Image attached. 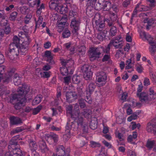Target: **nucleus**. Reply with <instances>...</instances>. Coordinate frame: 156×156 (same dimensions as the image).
Returning a JSON list of instances; mask_svg holds the SVG:
<instances>
[{"label": "nucleus", "instance_id": "nucleus-37", "mask_svg": "<svg viewBox=\"0 0 156 156\" xmlns=\"http://www.w3.org/2000/svg\"><path fill=\"white\" fill-rule=\"evenodd\" d=\"M117 29L116 27L115 26H112L110 30V35L112 37L115 36L117 33Z\"/></svg>", "mask_w": 156, "mask_h": 156}, {"label": "nucleus", "instance_id": "nucleus-60", "mask_svg": "<svg viewBox=\"0 0 156 156\" xmlns=\"http://www.w3.org/2000/svg\"><path fill=\"white\" fill-rule=\"evenodd\" d=\"M115 136L116 137L118 138L120 141H122L123 140V134L120 133H115Z\"/></svg>", "mask_w": 156, "mask_h": 156}, {"label": "nucleus", "instance_id": "nucleus-31", "mask_svg": "<svg viewBox=\"0 0 156 156\" xmlns=\"http://www.w3.org/2000/svg\"><path fill=\"white\" fill-rule=\"evenodd\" d=\"M10 93V91L7 90L6 87L2 86L0 87V96L6 95Z\"/></svg>", "mask_w": 156, "mask_h": 156}, {"label": "nucleus", "instance_id": "nucleus-26", "mask_svg": "<svg viewBox=\"0 0 156 156\" xmlns=\"http://www.w3.org/2000/svg\"><path fill=\"white\" fill-rule=\"evenodd\" d=\"M68 11V7L64 6L62 5L58 7V10L57 12H59L61 14H64L66 13Z\"/></svg>", "mask_w": 156, "mask_h": 156}, {"label": "nucleus", "instance_id": "nucleus-11", "mask_svg": "<svg viewBox=\"0 0 156 156\" xmlns=\"http://www.w3.org/2000/svg\"><path fill=\"white\" fill-rule=\"evenodd\" d=\"M107 79V76L105 73L103 71L98 72L96 74V80L99 83H105Z\"/></svg>", "mask_w": 156, "mask_h": 156}, {"label": "nucleus", "instance_id": "nucleus-45", "mask_svg": "<svg viewBox=\"0 0 156 156\" xmlns=\"http://www.w3.org/2000/svg\"><path fill=\"white\" fill-rule=\"evenodd\" d=\"M103 8L102 5H101L100 3L98 2H96L94 3V9L97 10H100Z\"/></svg>", "mask_w": 156, "mask_h": 156}, {"label": "nucleus", "instance_id": "nucleus-49", "mask_svg": "<svg viewBox=\"0 0 156 156\" xmlns=\"http://www.w3.org/2000/svg\"><path fill=\"white\" fill-rule=\"evenodd\" d=\"M18 13L17 12H12L10 15L9 17V19L12 21H14L17 17Z\"/></svg>", "mask_w": 156, "mask_h": 156}, {"label": "nucleus", "instance_id": "nucleus-38", "mask_svg": "<svg viewBox=\"0 0 156 156\" xmlns=\"http://www.w3.org/2000/svg\"><path fill=\"white\" fill-rule=\"evenodd\" d=\"M73 82L76 84H78L80 81V79L79 76L74 75L72 78Z\"/></svg>", "mask_w": 156, "mask_h": 156}, {"label": "nucleus", "instance_id": "nucleus-7", "mask_svg": "<svg viewBox=\"0 0 156 156\" xmlns=\"http://www.w3.org/2000/svg\"><path fill=\"white\" fill-rule=\"evenodd\" d=\"M102 48H93L90 51L89 56L90 61H93L95 60L96 58H99L101 54Z\"/></svg>", "mask_w": 156, "mask_h": 156}, {"label": "nucleus", "instance_id": "nucleus-56", "mask_svg": "<svg viewBox=\"0 0 156 156\" xmlns=\"http://www.w3.org/2000/svg\"><path fill=\"white\" fill-rule=\"evenodd\" d=\"M24 129L22 127H17L15 130L11 132V134H14L15 133L21 132Z\"/></svg>", "mask_w": 156, "mask_h": 156}, {"label": "nucleus", "instance_id": "nucleus-30", "mask_svg": "<svg viewBox=\"0 0 156 156\" xmlns=\"http://www.w3.org/2000/svg\"><path fill=\"white\" fill-rule=\"evenodd\" d=\"M60 87L57 88V93L56 95V98L55 100V105L57 106L58 105V101L61 99V94L60 91Z\"/></svg>", "mask_w": 156, "mask_h": 156}, {"label": "nucleus", "instance_id": "nucleus-14", "mask_svg": "<svg viewBox=\"0 0 156 156\" xmlns=\"http://www.w3.org/2000/svg\"><path fill=\"white\" fill-rule=\"evenodd\" d=\"M75 51L80 56H83L85 54L86 48L85 46L80 44L75 47Z\"/></svg>", "mask_w": 156, "mask_h": 156}, {"label": "nucleus", "instance_id": "nucleus-12", "mask_svg": "<svg viewBox=\"0 0 156 156\" xmlns=\"http://www.w3.org/2000/svg\"><path fill=\"white\" fill-rule=\"evenodd\" d=\"M136 95L139 98L140 101L145 103H148V101L151 100L148 98L147 94L145 92L136 93Z\"/></svg>", "mask_w": 156, "mask_h": 156}, {"label": "nucleus", "instance_id": "nucleus-24", "mask_svg": "<svg viewBox=\"0 0 156 156\" xmlns=\"http://www.w3.org/2000/svg\"><path fill=\"white\" fill-rule=\"evenodd\" d=\"M20 140L21 139L20 138L19 135H18L13 137L12 139L10 141L9 144L8 145H10L12 148V146L16 145H17V140Z\"/></svg>", "mask_w": 156, "mask_h": 156}, {"label": "nucleus", "instance_id": "nucleus-50", "mask_svg": "<svg viewBox=\"0 0 156 156\" xmlns=\"http://www.w3.org/2000/svg\"><path fill=\"white\" fill-rule=\"evenodd\" d=\"M137 115L136 112H134L133 114L127 118V121L131 122L133 120H135L137 119Z\"/></svg>", "mask_w": 156, "mask_h": 156}, {"label": "nucleus", "instance_id": "nucleus-46", "mask_svg": "<svg viewBox=\"0 0 156 156\" xmlns=\"http://www.w3.org/2000/svg\"><path fill=\"white\" fill-rule=\"evenodd\" d=\"M71 124H72L70 126L71 129H73L74 131H77L78 129V128L79 129V126H78L76 123L75 122V121L71 122Z\"/></svg>", "mask_w": 156, "mask_h": 156}, {"label": "nucleus", "instance_id": "nucleus-16", "mask_svg": "<svg viewBox=\"0 0 156 156\" xmlns=\"http://www.w3.org/2000/svg\"><path fill=\"white\" fill-rule=\"evenodd\" d=\"M56 155L58 156H63L65 153V148L62 145H58L56 148Z\"/></svg>", "mask_w": 156, "mask_h": 156}, {"label": "nucleus", "instance_id": "nucleus-52", "mask_svg": "<svg viewBox=\"0 0 156 156\" xmlns=\"http://www.w3.org/2000/svg\"><path fill=\"white\" fill-rule=\"evenodd\" d=\"M111 46V45L109 44L105 48H104L103 47L100 48H102L101 51H103L104 53L108 54L109 53Z\"/></svg>", "mask_w": 156, "mask_h": 156}, {"label": "nucleus", "instance_id": "nucleus-42", "mask_svg": "<svg viewBox=\"0 0 156 156\" xmlns=\"http://www.w3.org/2000/svg\"><path fill=\"white\" fill-rule=\"evenodd\" d=\"M49 137L52 139L55 142H57L58 140V136L53 133H51Z\"/></svg>", "mask_w": 156, "mask_h": 156}, {"label": "nucleus", "instance_id": "nucleus-51", "mask_svg": "<svg viewBox=\"0 0 156 156\" xmlns=\"http://www.w3.org/2000/svg\"><path fill=\"white\" fill-rule=\"evenodd\" d=\"M20 41V39L17 36H15L13 38V42L11 44H14L18 47Z\"/></svg>", "mask_w": 156, "mask_h": 156}, {"label": "nucleus", "instance_id": "nucleus-2", "mask_svg": "<svg viewBox=\"0 0 156 156\" xmlns=\"http://www.w3.org/2000/svg\"><path fill=\"white\" fill-rule=\"evenodd\" d=\"M5 68L4 66H0V82L2 79L6 83H8L11 80L12 76H13V81L15 85L18 86L21 83L22 77L18 74H14L11 71L8 72L7 73L4 74Z\"/></svg>", "mask_w": 156, "mask_h": 156}, {"label": "nucleus", "instance_id": "nucleus-15", "mask_svg": "<svg viewBox=\"0 0 156 156\" xmlns=\"http://www.w3.org/2000/svg\"><path fill=\"white\" fill-rule=\"evenodd\" d=\"M96 86L94 83H90L87 86L86 88V93L87 94L88 93L90 94H91L94 91Z\"/></svg>", "mask_w": 156, "mask_h": 156}, {"label": "nucleus", "instance_id": "nucleus-40", "mask_svg": "<svg viewBox=\"0 0 156 156\" xmlns=\"http://www.w3.org/2000/svg\"><path fill=\"white\" fill-rule=\"evenodd\" d=\"M71 33L70 31L66 29L64 30L62 33V36L64 38H68L70 36Z\"/></svg>", "mask_w": 156, "mask_h": 156}, {"label": "nucleus", "instance_id": "nucleus-63", "mask_svg": "<svg viewBox=\"0 0 156 156\" xmlns=\"http://www.w3.org/2000/svg\"><path fill=\"white\" fill-rule=\"evenodd\" d=\"M32 16L30 15H27L24 19V23L26 24H28L29 21L32 18Z\"/></svg>", "mask_w": 156, "mask_h": 156}, {"label": "nucleus", "instance_id": "nucleus-43", "mask_svg": "<svg viewBox=\"0 0 156 156\" xmlns=\"http://www.w3.org/2000/svg\"><path fill=\"white\" fill-rule=\"evenodd\" d=\"M94 9V8L87 7L86 13L87 15L88 16H92L93 14V11Z\"/></svg>", "mask_w": 156, "mask_h": 156}, {"label": "nucleus", "instance_id": "nucleus-20", "mask_svg": "<svg viewBox=\"0 0 156 156\" xmlns=\"http://www.w3.org/2000/svg\"><path fill=\"white\" fill-rule=\"evenodd\" d=\"M39 147L41 152L42 153L47 152L49 150L46 146L45 142L43 140L39 142Z\"/></svg>", "mask_w": 156, "mask_h": 156}, {"label": "nucleus", "instance_id": "nucleus-10", "mask_svg": "<svg viewBox=\"0 0 156 156\" xmlns=\"http://www.w3.org/2000/svg\"><path fill=\"white\" fill-rule=\"evenodd\" d=\"M80 22L77 19H73L71 20L70 24L71 27L73 29L72 33L74 34H76L77 31L79 29V26Z\"/></svg>", "mask_w": 156, "mask_h": 156}, {"label": "nucleus", "instance_id": "nucleus-13", "mask_svg": "<svg viewBox=\"0 0 156 156\" xmlns=\"http://www.w3.org/2000/svg\"><path fill=\"white\" fill-rule=\"evenodd\" d=\"M67 102H71L77 98V95L75 93L71 91H67L66 95Z\"/></svg>", "mask_w": 156, "mask_h": 156}, {"label": "nucleus", "instance_id": "nucleus-23", "mask_svg": "<svg viewBox=\"0 0 156 156\" xmlns=\"http://www.w3.org/2000/svg\"><path fill=\"white\" fill-rule=\"evenodd\" d=\"M62 65L65 67H69L73 64V62L72 59H62L61 61Z\"/></svg>", "mask_w": 156, "mask_h": 156}, {"label": "nucleus", "instance_id": "nucleus-59", "mask_svg": "<svg viewBox=\"0 0 156 156\" xmlns=\"http://www.w3.org/2000/svg\"><path fill=\"white\" fill-rule=\"evenodd\" d=\"M72 108L73 107L72 105H69L66 107V110L67 112L69 113L71 115V117L74 118L73 117V115L72 114Z\"/></svg>", "mask_w": 156, "mask_h": 156}, {"label": "nucleus", "instance_id": "nucleus-36", "mask_svg": "<svg viewBox=\"0 0 156 156\" xmlns=\"http://www.w3.org/2000/svg\"><path fill=\"white\" fill-rule=\"evenodd\" d=\"M97 120H92L90 124V128L93 130L95 129L97 127Z\"/></svg>", "mask_w": 156, "mask_h": 156}, {"label": "nucleus", "instance_id": "nucleus-33", "mask_svg": "<svg viewBox=\"0 0 156 156\" xmlns=\"http://www.w3.org/2000/svg\"><path fill=\"white\" fill-rule=\"evenodd\" d=\"M92 113V111L90 109H84L83 111L80 113L81 114V115H83L85 117H87L90 115Z\"/></svg>", "mask_w": 156, "mask_h": 156}, {"label": "nucleus", "instance_id": "nucleus-18", "mask_svg": "<svg viewBox=\"0 0 156 156\" xmlns=\"http://www.w3.org/2000/svg\"><path fill=\"white\" fill-rule=\"evenodd\" d=\"M94 26L96 28V29L98 31H101L104 29L105 26V24L103 23H100L99 21L96 20L94 23L93 24Z\"/></svg>", "mask_w": 156, "mask_h": 156}, {"label": "nucleus", "instance_id": "nucleus-64", "mask_svg": "<svg viewBox=\"0 0 156 156\" xmlns=\"http://www.w3.org/2000/svg\"><path fill=\"white\" fill-rule=\"evenodd\" d=\"M128 156H136V153L134 151L129 150L127 152Z\"/></svg>", "mask_w": 156, "mask_h": 156}, {"label": "nucleus", "instance_id": "nucleus-22", "mask_svg": "<svg viewBox=\"0 0 156 156\" xmlns=\"http://www.w3.org/2000/svg\"><path fill=\"white\" fill-rule=\"evenodd\" d=\"M112 5V3L110 1H106L103 3L102 9L105 11H109L111 8Z\"/></svg>", "mask_w": 156, "mask_h": 156}, {"label": "nucleus", "instance_id": "nucleus-6", "mask_svg": "<svg viewBox=\"0 0 156 156\" xmlns=\"http://www.w3.org/2000/svg\"><path fill=\"white\" fill-rule=\"evenodd\" d=\"M26 36V40H25L19 46L20 53L23 55L27 52L29 49V45L31 42V40L29 36Z\"/></svg>", "mask_w": 156, "mask_h": 156}, {"label": "nucleus", "instance_id": "nucleus-47", "mask_svg": "<svg viewBox=\"0 0 156 156\" xmlns=\"http://www.w3.org/2000/svg\"><path fill=\"white\" fill-rule=\"evenodd\" d=\"M153 44H150L151 46L149 48L150 51L151 53H154L156 51V44L153 42Z\"/></svg>", "mask_w": 156, "mask_h": 156}, {"label": "nucleus", "instance_id": "nucleus-19", "mask_svg": "<svg viewBox=\"0 0 156 156\" xmlns=\"http://www.w3.org/2000/svg\"><path fill=\"white\" fill-rule=\"evenodd\" d=\"M45 56L47 58V61L51 65L54 64L55 62L53 60V56L51 55V52L49 51H47L45 52Z\"/></svg>", "mask_w": 156, "mask_h": 156}, {"label": "nucleus", "instance_id": "nucleus-1", "mask_svg": "<svg viewBox=\"0 0 156 156\" xmlns=\"http://www.w3.org/2000/svg\"><path fill=\"white\" fill-rule=\"evenodd\" d=\"M30 90L29 87L26 85H23L21 87L18 88L17 93L12 95L10 101L13 105L16 110H19L22 108L26 95Z\"/></svg>", "mask_w": 156, "mask_h": 156}, {"label": "nucleus", "instance_id": "nucleus-55", "mask_svg": "<svg viewBox=\"0 0 156 156\" xmlns=\"http://www.w3.org/2000/svg\"><path fill=\"white\" fill-rule=\"evenodd\" d=\"M67 67V66H66V67H64L60 69V72L62 75H65L68 73L69 72Z\"/></svg>", "mask_w": 156, "mask_h": 156}, {"label": "nucleus", "instance_id": "nucleus-54", "mask_svg": "<svg viewBox=\"0 0 156 156\" xmlns=\"http://www.w3.org/2000/svg\"><path fill=\"white\" fill-rule=\"evenodd\" d=\"M71 76H67L65 77L64 78V83L68 85L71 82Z\"/></svg>", "mask_w": 156, "mask_h": 156}, {"label": "nucleus", "instance_id": "nucleus-5", "mask_svg": "<svg viewBox=\"0 0 156 156\" xmlns=\"http://www.w3.org/2000/svg\"><path fill=\"white\" fill-rule=\"evenodd\" d=\"M9 151L7 152L5 156H24L22 151L20 148H12L10 145H8Z\"/></svg>", "mask_w": 156, "mask_h": 156}, {"label": "nucleus", "instance_id": "nucleus-58", "mask_svg": "<svg viewBox=\"0 0 156 156\" xmlns=\"http://www.w3.org/2000/svg\"><path fill=\"white\" fill-rule=\"evenodd\" d=\"M90 144L91 146L92 147H100V144L98 142L91 141L90 142Z\"/></svg>", "mask_w": 156, "mask_h": 156}, {"label": "nucleus", "instance_id": "nucleus-8", "mask_svg": "<svg viewBox=\"0 0 156 156\" xmlns=\"http://www.w3.org/2000/svg\"><path fill=\"white\" fill-rule=\"evenodd\" d=\"M123 39L119 35L112 40L109 44L111 46L113 45L116 48H121L123 46Z\"/></svg>", "mask_w": 156, "mask_h": 156}, {"label": "nucleus", "instance_id": "nucleus-34", "mask_svg": "<svg viewBox=\"0 0 156 156\" xmlns=\"http://www.w3.org/2000/svg\"><path fill=\"white\" fill-rule=\"evenodd\" d=\"M59 5L51 1L49 2V7L52 10H55L56 11L58 10V7Z\"/></svg>", "mask_w": 156, "mask_h": 156}, {"label": "nucleus", "instance_id": "nucleus-62", "mask_svg": "<svg viewBox=\"0 0 156 156\" xmlns=\"http://www.w3.org/2000/svg\"><path fill=\"white\" fill-rule=\"evenodd\" d=\"M79 104L81 108H84L86 106V105L83 100L80 99L79 101Z\"/></svg>", "mask_w": 156, "mask_h": 156}, {"label": "nucleus", "instance_id": "nucleus-27", "mask_svg": "<svg viewBox=\"0 0 156 156\" xmlns=\"http://www.w3.org/2000/svg\"><path fill=\"white\" fill-rule=\"evenodd\" d=\"M2 18V20L1 23V25L6 26L7 24L8 21L5 18L4 11L0 10V19Z\"/></svg>", "mask_w": 156, "mask_h": 156}, {"label": "nucleus", "instance_id": "nucleus-28", "mask_svg": "<svg viewBox=\"0 0 156 156\" xmlns=\"http://www.w3.org/2000/svg\"><path fill=\"white\" fill-rule=\"evenodd\" d=\"M69 17L71 20L73 19H78L77 16V13L74 9V10L71 9L70 10Z\"/></svg>", "mask_w": 156, "mask_h": 156}, {"label": "nucleus", "instance_id": "nucleus-17", "mask_svg": "<svg viewBox=\"0 0 156 156\" xmlns=\"http://www.w3.org/2000/svg\"><path fill=\"white\" fill-rule=\"evenodd\" d=\"M65 49L69 51L72 53H75V47L71 42L66 43L64 44Z\"/></svg>", "mask_w": 156, "mask_h": 156}, {"label": "nucleus", "instance_id": "nucleus-41", "mask_svg": "<svg viewBox=\"0 0 156 156\" xmlns=\"http://www.w3.org/2000/svg\"><path fill=\"white\" fill-rule=\"evenodd\" d=\"M155 143V141L154 140H148L147 142L146 147L149 149H151Z\"/></svg>", "mask_w": 156, "mask_h": 156}, {"label": "nucleus", "instance_id": "nucleus-3", "mask_svg": "<svg viewBox=\"0 0 156 156\" xmlns=\"http://www.w3.org/2000/svg\"><path fill=\"white\" fill-rule=\"evenodd\" d=\"M20 53L18 47L14 44H10L9 46V50L5 52L6 56L10 60H16L18 55Z\"/></svg>", "mask_w": 156, "mask_h": 156}, {"label": "nucleus", "instance_id": "nucleus-53", "mask_svg": "<svg viewBox=\"0 0 156 156\" xmlns=\"http://www.w3.org/2000/svg\"><path fill=\"white\" fill-rule=\"evenodd\" d=\"M149 94L150 95H153L152 98L150 99L151 100V99H155L156 98V94L154 93V90L153 88H149Z\"/></svg>", "mask_w": 156, "mask_h": 156}, {"label": "nucleus", "instance_id": "nucleus-25", "mask_svg": "<svg viewBox=\"0 0 156 156\" xmlns=\"http://www.w3.org/2000/svg\"><path fill=\"white\" fill-rule=\"evenodd\" d=\"M28 142L29 146L31 150L33 151H35L37 147L36 142L31 139L29 140Z\"/></svg>", "mask_w": 156, "mask_h": 156}, {"label": "nucleus", "instance_id": "nucleus-39", "mask_svg": "<svg viewBox=\"0 0 156 156\" xmlns=\"http://www.w3.org/2000/svg\"><path fill=\"white\" fill-rule=\"evenodd\" d=\"M105 34L102 32L98 33L97 36V38L100 41H102L105 37Z\"/></svg>", "mask_w": 156, "mask_h": 156}, {"label": "nucleus", "instance_id": "nucleus-44", "mask_svg": "<svg viewBox=\"0 0 156 156\" xmlns=\"http://www.w3.org/2000/svg\"><path fill=\"white\" fill-rule=\"evenodd\" d=\"M97 1L93 0H88L87 7L94 8V3Z\"/></svg>", "mask_w": 156, "mask_h": 156}, {"label": "nucleus", "instance_id": "nucleus-61", "mask_svg": "<svg viewBox=\"0 0 156 156\" xmlns=\"http://www.w3.org/2000/svg\"><path fill=\"white\" fill-rule=\"evenodd\" d=\"M145 39L147 40L149 42V44H153L152 40L153 39L150 34H147L146 37H145Z\"/></svg>", "mask_w": 156, "mask_h": 156}, {"label": "nucleus", "instance_id": "nucleus-4", "mask_svg": "<svg viewBox=\"0 0 156 156\" xmlns=\"http://www.w3.org/2000/svg\"><path fill=\"white\" fill-rule=\"evenodd\" d=\"M77 116L74 119L79 129H82L84 133H87L88 131V126L87 123L84 121L83 118L80 112H77Z\"/></svg>", "mask_w": 156, "mask_h": 156}, {"label": "nucleus", "instance_id": "nucleus-57", "mask_svg": "<svg viewBox=\"0 0 156 156\" xmlns=\"http://www.w3.org/2000/svg\"><path fill=\"white\" fill-rule=\"evenodd\" d=\"M41 108L42 106L40 105L34 108L33 110V114L34 115H36L40 111Z\"/></svg>", "mask_w": 156, "mask_h": 156}, {"label": "nucleus", "instance_id": "nucleus-9", "mask_svg": "<svg viewBox=\"0 0 156 156\" xmlns=\"http://www.w3.org/2000/svg\"><path fill=\"white\" fill-rule=\"evenodd\" d=\"M81 70L83 73V76L86 80H88L92 78V73L91 71L89 66L84 65L81 68Z\"/></svg>", "mask_w": 156, "mask_h": 156}, {"label": "nucleus", "instance_id": "nucleus-48", "mask_svg": "<svg viewBox=\"0 0 156 156\" xmlns=\"http://www.w3.org/2000/svg\"><path fill=\"white\" fill-rule=\"evenodd\" d=\"M67 17L66 16H62L61 20L59 21L58 23L61 24H63V25H65L66 23L67 22Z\"/></svg>", "mask_w": 156, "mask_h": 156}, {"label": "nucleus", "instance_id": "nucleus-21", "mask_svg": "<svg viewBox=\"0 0 156 156\" xmlns=\"http://www.w3.org/2000/svg\"><path fill=\"white\" fill-rule=\"evenodd\" d=\"M10 120L12 125H17L22 123L21 120L18 117L11 116L10 118Z\"/></svg>", "mask_w": 156, "mask_h": 156}, {"label": "nucleus", "instance_id": "nucleus-35", "mask_svg": "<svg viewBox=\"0 0 156 156\" xmlns=\"http://www.w3.org/2000/svg\"><path fill=\"white\" fill-rule=\"evenodd\" d=\"M27 2L29 4V5L32 7H34L36 5L40 4V0H27Z\"/></svg>", "mask_w": 156, "mask_h": 156}, {"label": "nucleus", "instance_id": "nucleus-29", "mask_svg": "<svg viewBox=\"0 0 156 156\" xmlns=\"http://www.w3.org/2000/svg\"><path fill=\"white\" fill-rule=\"evenodd\" d=\"M42 98V95L39 94L32 101V105H35L39 104L41 101Z\"/></svg>", "mask_w": 156, "mask_h": 156}, {"label": "nucleus", "instance_id": "nucleus-32", "mask_svg": "<svg viewBox=\"0 0 156 156\" xmlns=\"http://www.w3.org/2000/svg\"><path fill=\"white\" fill-rule=\"evenodd\" d=\"M36 6L37 8V11L36 12L37 15L39 16L42 12V10L44 9V5L43 3L41 5H40V4L38 5H36Z\"/></svg>", "mask_w": 156, "mask_h": 156}]
</instances>
